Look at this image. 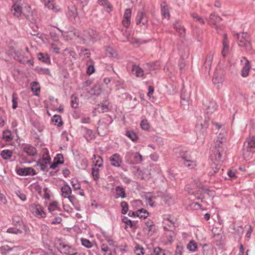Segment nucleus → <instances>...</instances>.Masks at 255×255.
Wrapping results in <instances>:
<instances>
[{"instance_id": "f257e3e1", "label": "nucleus", "mask_w": 255, "mask_h": 255, "mask_svg": "<svg viewBox=\"0 0 255 255\" xmlns=\"http://www.w3.org/2000/svg\"><path fill=\"white\" fill-rule=\"evenodd\" d=\"M212 124L216 127L217 129L219 130L221 129V132L215 142V149L224 151V152L225 149L226 148V138L225 135L226 130L224 128H222V125L216 122H213Z\"/></svg>"}, {"instance_id": "f03ea898", "label": "nucleus", "mask_w": 255, "mask_h": 255, "mask_svg": "<svg viewBox=\"0 0 255 255\" xmlns=\"http://www.w3.org/2000/svg\"><path fill=\"white\" fill-rule=\"evenodd\" d=\"M224 153V151L215 149L214 153L211 156L212 163L211 164V169L209 172L210 175H214L220 169L223 161L222 160V156Z\"/></svg>"}, {"instance_id": "7ed1b4c3", "label": "nucleus", "mask_w": 255, "mask_h": 255, "mask_svg": "<svg viewBox=\"0 0 255 255\" xmlns=\"http://www.w3.org/2000/svg\"><path fill=\"white\" fill-rule=\"evenodd\" d=\"M209 118H205V119L196 126L195 132L196 133L197 138L201 143H203L205 137L207 135V129L209 126Z\"/></svg>"}, {"instance_id": "20e7f679", "label": "nucleus", "mask_w": 255, "mask_h": 255, "mask_svg": "<svg viewBox=\"0 0 255 255\" xmlns=\"http://www.w3.org/2000/svg\"><path fill=\"white\" fill-rule=\"evenodd\" d=\"M96 32L95 31L92 29H88L83 31H79L78 37L82 39L83 42L86 43L94 41L96 39Z\"/></svg>"}, {"instance_id": "39448f33", "label": "nucleus", "mask_w": 255, "mask_h": 255, "mask_svg": "<svg viewBox=\"0 0 255 255\" xmlns=\"http://www.w3.org/2000/svg\"><path fill=\"white\" fill-rule=\"evenodd\" d=\"M238 39V44L246 49L250 50L252 49L251 44L249 40V35L247 32L237 33L235 35Z\"/></svg>"}, {"instance_id": "423d86ee", "label": "nucleus", "mask_w": 255, "mask_h": 255, "mask_svg": "<svg viewBox=\"0 0 255 255\" xmlns=\"http://www.w3.org/2000/svg\"><path fill=\"white\" fill-rule=\"evenodd\" d=\"M195 195L197 196L198 199L202 200L203 198H205L206 195L212 197L213 196V192L209 190L207 188L203 186L200 187L198 186Z\"/></svg>"}, {"instance_id": "0eeeda50", "label": "nucleus", "mask_w": 255, "mask_h": 255, "mask_svg": "<svg viewBox=\"0 0 255 255\" xmlns=\"http://www.w3.org/2000/svg\"><path fill=\"white\" fill-rule=\"evenodd\" d=\"M13 4L11 11L12 15L16 17H19L22 12V3L21 0H13Z\"/></svg>"}, {"instance_id": "6e6552de", "label": "nucleus", "mask_w": 255, "mask_h": 255, "mask_svg": "<svg viewBox=\"0 0 255 255\" xmlns=\"http://www.w3.org/2000/svg\"><path fill=\"white\" fill-rule=\"evenodd\" d=\"M183 163L188 169H191L194 168L196 165V161L193 158L187 154H184L181 156Z\"/></svg>"}, {"instance_id": "1a4fd4ad", "label": "nucleus", "mask_w": 255, "mask_h": 255, "mask_svg": "<svg viewBox=\"0 0 255 255\" xmlns=\"http://www.w3.org/2000/svg\"><path fill=\"white\" fill-rule=\"evenodd\" d=\"M30 210L32 213L38 218L45 217V213L43 211V208L39 204H32L30 206Z\"/></svg>"}, {"instance_id": "9d476101", "label": "nucleus", "mask_w": 255, "mask_h": 255, "mask_svg": "<svg viewBox=\"0 0 255 255\" xmlns=\"http://www.w3.org/2000/svg\"><path fill=\"white\" fill-rule=\"evenodd\" d=\"M16 173L20 176L34 175L36 174L32 167L18 168L16 169Z\"/></svg>"}, {"instance_id": "9b49d317", "label": "nucleus", "mask_w": 255, "mask_h": 255, "mask_svg": "<svg viewBox=\"0 0 255 255\" xmlns=\"http://www.w3.org/2000/svg\"><path fill=\"white\" fill-rule=\"evenodd\" d=\"M45 7L49 9L52 10L54 12H58L60 11L58 5H56L53 0H41Z\"/></svg>"}, {"instance_id": "f8f14e48", "label": "nucleus", "mask_w": 255, "mask_h": 255, "mask_svg": "<svg viewBox=\"0 0 255 255\" xmlns=\"http://www.w3.org/2000/svg\"><path fill=\"white\" fill-rule=\"evenodd\" d=\"M131 15V10L130 8H127L125 10L124 17L122 21L123 25L127 28L130 23V18Z\"/></svg>"}, {"instance_id": "ddd939ff", "label": "nucleus", "mask_w": 255, "mask_h": 255, "mask_svg": "<svg viewBox=\"0 0 255 255\" xmlns=\"http://www.w3.org/2000/svg\"><path fill=\"white\" fill-rule=\"evenodd\" d=\"M108 124L103 121H100L97 128L98 133L101 136H104L108 132Z\"/></svg>"}, {"instance_id": "4468645a", "label": "nucleus", "mask_w": 255, "mask_h": 255, "mask_svg": "<svg viewBox=\"0 0 255 255\" xmlns=\"http://www.w3.org/2000/svg\"><path fill=\"white\" fill-rule=\"evenodd\" d=\"M245 61V64L242 70V76L243 77H246L249 75V72L251 68V65L250 64L249 61L245 57H243L241 59V62Z\"/></svg>"}, {"instance_id": "2eb2a0df", "label": "nucleus", "mask_w": 255, "mask_h": 255, "mask_svg": "<svg viewBox=\"0 0 255 255\" xmlns=\"http://www.w3.org/2000/svg\"><path fill=\"white\" fill-rule=\"evenodd\" d=\"M61 195L63 197L68 198L71 201L72 196L71 195L72 194V190L68 185L65 184L62 186L61 188Z\"/></svg>"}, {"instance_id": "dca6fc26", "label": "nucleus", "mask_w": 255, "mask_h": 255, "mask_svg": "<svg viewBox=\"0 0 255 255\" xmlns=\"http://www.w3.org/2000/svg\"><path fill=\"white\" fill-rule=\"evenodd\" d=\"M123 34L125 36V37L122 39V41H128L132 44H136L137 45H139L140 44L142 43V42H141L139 39L138 38L134 37H129V35L127 34V30H126L125 32L123 31Z\"/></svg>"}, {"instance_id": "f3484780", "label": "nucleus", "mask_w": 255, "mask_h": 255, "mask_svg": "<svg viewBox=\"0 0 255 255\" xmlns=\"http://www.w3.org/2000/svg\"><path fill=\"white\" fill-rule=\"evenodd\" d=\"M213 56L214 54L212 52H210L207 56V57L206 58L204 65V68L205 69V71L207 72H209L211 64L212 63V60L213 59Z\"/></svg>"}, {"instance_id": "a211bd4d", "label": "nucleus", "mask_w": 255, "mask_h": 255, "mask_svg": "<svg viewBox=\"0 0 255 255\" xmlns=\"http://www.w3.org/2000/svg\"><path fill=\"white\" fill-rule=\"evenodd\" d=\"M150 174V172L147 169L141 170L138 168L135 173V175L138 178L145 179L149 177Z\"/></svg>"}, {"instance_id": "6ab92c4d", "label": "nucleus", "mask_w": 255, "mask_h": 255, "mask_svg": "<svg viewBox=\"0 0 255 255\" xmlns=\"http://www.w3.org/2000/svg\"><path fill=\"white\" fill-rule=\"evenodd\" d=\"M112 165L115 167H120L122 162L120 155L118 153L113 155L110 158Z\"/></svg>"}, {"instance_id": "aec40b11", "label": "nucleus", "mask_w": 255, "mask_h": 255, "mask_svg": "<svg viewBox=\"0 0 255 255\" xmlns=\"http://www.w3.org/2000/svg\"><path fill=\"white\" fill-rule=\"evenodd\" d=\"M147 21V18L145 13L143 11L139 12L136 19V24L141 23L142 25H145Z\"/></svg>"}, {"instance_id": "412c9836", "label": "nucleus", "mask_w": 255, "mask_h": 255, "mask_svg": "<svg viewBox=\"0 0 255 255\" xmlns=\"http://www.w3.org/2000/svg\"><path fill=\"white\" fill-rule=\"evenodd\" d=\"M173 27L181 36H184L185 33V28L180 23L179 20L175 21V22L173 23Z\"/></svg>"}, {"instance_id": "4be33fe9", "label": "nucleus", "mask_w": 255, "mask_h": 255, "mask_svg": "<svg viewBox=\"0 0 255 255\" xmlns=\"http://www.w3.org/2000/svg\"><path fill=\"white\" fill-rule=\"evenodd\" d=\"M222 20L219 16L215 13H211L208 19L209 24L216 25Z\"/></svg>"}, {"instance_id": "5701e85b", "label": "nucleus", "mask_w": 255, "mask_h": 255, "mask_svg": "<svg viewBox=\"0 0 255 255\" xmlns=\"http://www.w3.org/2000/svg\"><path fill=\"white\" fill-rule=\"evenodd\" d=\"M131 71L132 74L137 77H141L143 75V70L138 65H133Z\"/></svg>"}, {"instance_id": "b1692460", "label": "nucleus", "mask_w": 255, "mask_h": 255, "mask_svg": "<svg viewBox=\"0 0 255 255\" xmlns=\"http://www.w3.org/2000/svg\"><path fill=\"white\" fill-rule=\"evenodd\" d=\"M68 14L70 17L74 19H75L77 15V10L76 6L73 4H71L69 5L68 7Z\"/></svg>"}, {"instance_id": "393cba45", "label": "nucleus", "mask_w": 255, "mask_h": 255, "mask_svg": "<svg viewBox=\"0 0 255 255\" xmlns=\"http://www.w3.org/2000/svg\"><path fill=\"white\" fill-rule=\"evenodd\" d=\"M206 111L207 113H212L217 109V104L215 101H210L207 103L206 105Z\"/></svg>"}, {"instance_id": "a878e982", "label": "nucleus", "mask_w": 255, "mask_h": 255, "mask_svg": "<svg viewBox=\"0 0 255 255\" xmlns=\"http://www.w3.org/2000/svg\"><path fill=\"white\" fill-rule=\"evenodd\" d=\"M23 151L29 156L35 155L37 152L36 149L31 145H27L23 147Z\"/></svg>"}, {"instance_id": "bb28decb", "label": "nucleus", "mask_w": 255, "mask_h": 255, "mask_svg": "<svg viewBox=\"0 0 255 255\" xmlns=\"http://www.w3.org/2000/svg\"><path fill=\"white\" fill-rule=\"evenodd\" d=\"M48 210L53 215L57 214V212L59 211L58 202H53L51 203L48 207Z\"/></svg>"}, {"instance_id": "cd10ccee", "label": "nucleus", "mask_w": 255, "mask_h": 255, "mask_svg": "<svg viewBox=\"0 0 255 255\" xmlns=\"http://www.w3.org/2000/svg\"><path fill=\"white\" fill-rule=\"evenodd\" d=\"M254 152V149L248 148L247 146H244L243 156L246 159H249Z\"/></svg>"}, {"instance_id": "c85d7f7f", "label": "nucleus", "mask_w": 255, "mask_h": 255, "mask_svg": "<svg viewBox=\"0 0 255 255\" xmlns=\"http://www.w3.org/2000/svg\"><path fill=\"white\" fill-rule=\"evenodd\" d=\"M59 249L61 252L66 254H70L72 253V248L70 246L63 243L60 244Z\"/></svg>"}, {"instance_id": "c756f323", "label": "nucleus", "mask_w": 255, "mask_h": 255, "mask_svg": "<svg viewBox=\"0 0 255 255\" xmlns=\"http://www.w3.org/2000/svg\"><path fill=\"white\" fill-rule=\"evenodd\" d=\"M79 31L77 29H74L70 31L67 33V34L65 35V37L66 40H69L73 39L75 37H78Z\"/></svg>"}, {"instance_id": "7c9ffc66", "label": "nucleus", "mask_w": 255, "mask_h": 255, "mask_svg": "<svg viewBox=\"0 0 255 255\" xmlns=\"http://www.w3.org/2000/svg\"><path fill=\"white\" fill-rule=\"evenodd\" d=\"M108 105L106 103L102 104L101 105H98L97 108H96L93 111L94 116H96V111H97L99 113H104L108 110Z\"/></svg>"}, {"instance_id": "2f4dec72", "label": "nucleus", "mask_w": 255, "mask_h": 255, "mask_svg": "<svg viewBox=\"0 0 255 255\" xmlns=\"http://www.w3.org/2000/svg\"><path fill=\"white\" fill-rule=\"evenodd\" d=\"M244 146H247L248 148L253 149L255 148V135L249 138L244 143Z\"/></svg>"}, {"instance_id": "473e14b6", "label": "nucleus", "mask_w": 255, "mask_h": 255, "mask_svg": "<svg viewBox=\"0 0 255 255\" xmlns=\"http://www.w3.org/2000/svg\"><path fill=\"white\" fill-rule=\"evenodd\" d=\"M197 187L198 186H196L195 183H193L191 184L186 185L185 190L188 192L189 194L195 195L196 189H197Z\"/></svg>"}, {"instance_id": "72a5a7b5", "label": "nucleus", "mask_w": 255, "mask_h": 255, "mask_svg": "<svg viewBox=\"0 0 255 255\" xmlns=\"http://www.w3.org/2000/svg\"><path fill=\"white\" fill-rule=\"evenodd\" d=\"M161 14L163 18L169 19L170 17V13L168 7L166 5H161Z\"/></svg>"}, {"instance_id": "f704fd0d", "label": "nucleus", "mask_w": 255, "mask_h": 255, "mask_svg": "<svg viewBox=\"0 0 255 255\" xmlns=\"http://www.w3.org/2000/svg\"><path fill=\"white\" fill-rule=\"evenodd\" d=\"M99 3L105 7V10L109 12L112 10L111 5L109 3L107 0H98Z\"/></svg>"}, {"instance_id": "c9c22d12", "label": "nucleus", "mask_w": 255, "mask_h": 255, "mask_svg": "<svg viewBox=\"0 0 255 255\" xmlns=\"http://www.w3.org/2000/svg\"><path fill=\"white\" fill-rule=\"evenodd\" d=\"M50 160L51 158L49 155L47 149L45 148L43 149L42 158L39 160L45 162L46 163H49Z\"/></svg>"}, {"instance_id": "e433bc0d", "label": "nucleus", "mask_w": 255, "mask_h": 255, "mask_svg": "<svg viewBox=\"0 0 255 255\" xmlns=\"http://www.w3.org/2000/svg\"><path fill=\"white\" fill-rule=\"evenodd\" d=\"M229 42H222L223 49L221 52L222 56L225 57L229 53Z\"/></svg>"}, {"instance_id": "4c0bfd02", "label": "nucleus", "mask_w": 255, "mask_h": 255, "mask_svg": "<svg viewBox=\"0 0 255 255\" xmlns=\"http://www.w3.org/2000/svg\"><path fill=\"white\" fill-rule=\"evenodd\" d=\"M37 57L38 59L42 62H45V63H49L50 62V59L48 56V55L47 54H44L42 53H39L37 54Z\"/></svg>"}, {"instance_id": "58836bf2", "label": "nucleus", "mask_w": 255, "mask_h": 255, "mask_svg": "<svg viewBox=\"0 0 255 255\" xmlns=\"http://www.w3.org/2000/svg\"><path fill=\"white\" fill-rule=\"evenodd\" d=\"M31 91L34 93L35 95H37L40 91V86L36 82H33L31 84Z\"/></svg>"}, {"instance_id": "ea45409f", "label": "nucleus", "mask_w": 255, "mask_h": 255, "mask_svg": "<svg viewBox=\"0 0 255 255\" xmlns=\"http://www.w3.org/2000/svg\"><path fill=\"white\" fill-rule=\"evenodd\" d=\"M101 92V88L100 86L96 85L89 92V94L91 95H99Z\"/></svg>"}, {"instance_id": "a19ab883", "label": "nucleus", "mask_w": 255, "mask_h": 255, "mask_svg": "<svg viewBox=\"0 0 255 255\" xmlns=\"http://www.w3.org/2000/svg\"><path fill=\"white\" fill-rule=\"evenodd\" d=\"M132 155L135 160V164H138L141 163L143 160V157L140 153L138 152H134L132 153Z\"/></svg>"}, {"instance_id": "79ce46f5", "label": "nucleus", "mask_w": 255, "mask_h": 255, "mask_svg": "<svg viewBox=\"0 0 255 255\" xmlns=\"http://www.w3.org/2000/svg\"><path fill=\"white\" fill-rule=\"evenodd\" d=\"M221 229L220 228L214 227L212 229V233L213 234L214 237H216L218 239H220L222 238V235L221 234Z\"/></svg>"}, {"instance_id": "37998d69", "label": "nucleus", "mask_w": 255, "mask_h": 255, "mask_svg": "<svg viewBox=\"0 0 255 255\" xmlns=\"http://www.w3.org/2000/svg\"><path fill=\"white\" fill-rule=\"evenodd\" d=\"M52 122L57 126H61L63 124L61 118L60 116L55 115L52 118Z\"/></svg>"}, {"instance_id": "c03bdc74", "label": "nucleus", "mask_w": 255, "mask_h": 255, "mask_svg": "<svg viewBox=\"0 0 255 255\" xmlns=\"http://www.w3.org/2000/svg\"><path fill=\"white\" fill-rule=\"evenodd\" d=\"M148 214V212L143 209L138 210L137 212V216L139 217V218L145 219L147 218Z\"/></svg>"}, {"instance_id": "a18cd8bd", "label": "nucleus", "mask_w": 255, "mask_h": 255, "mask_svg": "<svg viewBox=\"0 0 255 255\" xmlns=\"http://www.w3.org/2000/svg\"><path fill=\"white\" fill-rule=\"evenodd\" d=\"M117 194L119 196L122 198H124L126 197V193L125 189L123 187L117 186L116 189Z\"/></svg>"}, {"instance_id": "49530a36", "label": "nucleus", "mask_w": 255, "mask_h": 255, "mask_svg": "<svg viewBox=\"0 0 255 255\" xmlns=\"http://www.w3.org/2000/svg\"><path fill=\"white\" fill-rule=\"evenodd\" d=\"M12 151L9 150H3L1 152V155L4 159H8L12 156Z\"/></svg>"}, {"instance_id": "de8ad7c7", "label": "nucleus", "mask_w": 255, "mask_h": 255, "mask_svg": "<svg viewBox=\"0 0 255 255\" xmlns=\"http://www.w3.org/2000/svg\"><path fill=\"white\" fill-rule=\"evenodd\" d=\"M97 157L98 158V159L96 161L94 167H100L102 166L103 165V159L101 156H97L96 155H93L92 159H96Z\"/></svg>"}, {"instance_id": "09e8293b", "label": "nucleus", "mask_w": 255, "mask_h": 255, "mask_svg": "<svg viewBox=\"0 0 255 255\" xmlns=\"http://www.w3.org/2000/svg\"><path fill=\"white\" fill-rule=\"evenodd\" d=\"M191 16L193 19H194L196 21L199 22L200 23L202 24H204L205 23V21L197 13H192L191 14Z\"/></svg>"}, {"instance_id": "8fccbe9b", "label": "nucleus", "mask_w": 255, "mask_h": 255, "mask_svg": "<svg viewBox=\"0 0 255 255\" xmlns=\"http://www.w3.org/2000/svg\"><path fill=\"white\" fill-rule=\"evenodd\" d=\"M126 135L133 141H136L138 138L136 134L132 131H127Z\"/></svg>"}, {"instance_id": "3c124183", "label": "nucleus", "mask_w": 255, "mask_h": 255, "mask_svg": "<svg viewBox=\"0 0 255 255\" xmlns=\"http://www.w3.org/2000/svg\"><path fill=\"white\" fill-rule=\"evenodd\" d=\"M12 249L8 245H4L0 248V253L2 254H6Z\"/></svg>"}, {"instance_id": "603ef678", "label": "nucleus", "mask_w": 255, "mask_h": 255, "mask_svg": "<svg viewBox=\"0 0 255 255\" xmlns=\"http://www.w3.org/2000/svg\"><path fill=\"white\" fill-rule=\"evenodd\" d=\"M187 248L190 251L194 252L197 248V246L195 242L192 241L189 243L187 246Z\"/></svg>"}, {"instance_id": "864d4df0", "label": "nucleus", "mask_w": 255, "mask_h": 255, "mask_svg": "<svg viewBox=\"0 0 255 255\" xmlns=\"http://www.w3.org/2000/svg\"><path fill=\"white\" fill-rule=\"evenodd\" d=\"M2 137L6 141H10L12 139L11 132L9 130L4 131L2 134Z\"/></svg>"}, {"instance_id": "5fc2aeb1", "label": "nucleus", "mask_w": 255, "mask_h": 255, "mask_svg": "<svg viewBox=\"0 0 255 255\" xmlns=\"http://www.w3.org/2000/svg\"><path fill=\"white\" fill-rule=\"evenodd\" d=\"M101 250L102 252L107 253L108 255H112V252L108 247V245L105 244H103L101 246Z\"/></svg>"}, {"instance_id": "6e6d98bb", "label": "nucleus", "mask_w": 255, "mask_h": 255, "mask_svg": "<svg viewBox=\"0 0 255 255\" xmlns=\"http://www.w3.org/2000/svg\"><path fill=\"white\" fill-rule=\"evenodd\" d=\"M143 248L139 245H136L135 247L134 252L136 255H143Z\"/></svg>"}, {"instance_id": "4d7b16f0", "label": "nucleus", "mask_w": 255, "mask_h": 255, "mask_svg": "<svg viewBox=\"0 0 255 255\" xmlns=\"http://www.w3.org/2000/svg\"><path fill=\"white\" fill-rule=\"evenodd\" d=\"M23 14L25 16L26 19H27L30 22L32 23H35L36 22V19L35 16H34L32 13H30L29 14H26V13L23 12Z\"/></svg>"}, {"instance_id": "13d9d810", "label": "nucleus", "mask_w": 255, "mask_h": 255, "mask_svg": "<svg viewBox=\"0 0 255 255\" xmlns=\"http://www.w3.org/2000/svg\"><path fill=\"white\" fill-rule=\"evenodd\" d=\"M23 14L25 16L26 19H27L30 22L32 23H35L36 22V19L35 16H34L32 13H30L29 14H26V13L23 12Z\"/></svg>"}, {"instance_id": "bf43d9fd", "label": "nucleus", "mask_w": 255, "mask_h": 255, "mask_svg": "<svg viewBox=\"0 0 255 255\" xmlns=\"http://www.w3.org/2000/svg\"><path fill=\"white\" fill-rule=\"evenodd\" d=\"M122 221L126 224L125 229L127 228L128 226H129L130 228L133 227L132 222L128 219V217H124L122 218Z\"/></svg>"}, {"instance_id": "052dcab7", "label": "nucleus", "mask_w": 255, "mask_h": 255, "mask_svg": "<svg viewBox=\"0 0 255 255\" xmlns=\"http://www.w3.org/2000/svg\"><path fill=\"white\" fill-rule=\"evenodd\" d=\"M121 206L122 208V213L123 214H126L128 211V207L127 202L123 201L121 203Z\"/></svg>"}, {"instance_id": "680f3d73", "label": "nucleus", "mask_w": 255, "mask_h": 255, "mask_svg": "<svg viewBox=\"0 0 255 255\" xmlns=\"http://www.w3.org/2000/svg\"><path fill=\"white\" fill-rule=\"evenodd\" d=\"M140 126L142 129L148 130L150 128L149 123L146 120H143L141 122Z\"/></svg>"}, {"instance_id": "e2e57ef3", "label": "nucleus", "mask_w": 255, "mask_h": 255, "mask_svg": "<svg viewBox=\"0 0 255 255\" xmlns=\"http://www.w3.org/2000/svg\"><path fill=\"white\" fill-rule=\"evenodd\" d=\"M92 174L95 180L99 179V168L97 167H93L92 168Z\"/></svg>"}, {"instance_id": "0e129e2a", "label": "nucleus", "mask_w": 255, "mask_h": 255, "mask_svg": "<svg viewBox=\"0 0 255 255\" xmlns=\"http://www.w3.org/2000/svg\"><path fill=\"white\" fill-rule=\"evenodd\" d=\"M47 164L48 163H46L45 162L39 160L37 162L36 165L37 166L39 167V168H40V169L42 171H44L47 168Z\"/></svg>"}, {"instance_id": "69168bd1", "label": "nucleus", "mask_w": 255, "mask_h": 255, "mask_svg": "<svg viewBox=\"0 0 255 255\" xmlns=\"http://www.w3.org/2000/svg\"><path fill=\"white\" fill-rule=\"evenodd\" d=\"M213 82L215 85H217V88H219L222 84V79L221 77H218L215 76L213 78Z\"/></svg>"}, {"instance_id": "338daca9", "label": "nucleus", "mask_w": 255, "mask_h": 255, "mask_svg": "<svg viewBox=\"0 0 255 255\" xmlns=\"http://www.w3.org/2000/svg\"><path fill=\"white\" fill-rule=\"evenodd\" d=\"M81 242L83 246L84 247L90 248L92 247V244L89 241V240L86 239H82Z\"/></svg>"}, {"instance_id": "774afa93", "label": "nucleus", "mask_w": 255, "mask_h": 255, "mask_svg": "<svg viewBox=\"0 0 255 255\" xmlns=\"http://www.w3.org/2000/svg\"><path fill=\"white\" fill-rule=\"evenodd\" d=\"M154 253L155 255H165V251L159 247L155 248Z\"/></svg>"}]
</instances>
